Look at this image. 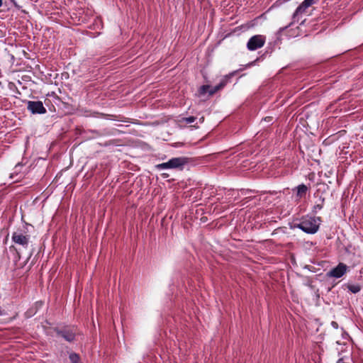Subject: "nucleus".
Segmentation results:
<instances>
[{
    "mask_svg": "<svg viewBox=\"0 0 363 363\" xmlns=\"http://www.w3.org/2000/svg\"><path fill=\"white\" fill-rule=\"evenodd\" d=\"M189 162L188 158L185 157H173L166 162L157 164L155 166L157 170L162 169H178L182 170Z\"/></svg>",
    "mask_w": 363,
    "mask_h": 363,
    "instance_id": "obj_1",
    "label": "nucleus"
},
{
    "mask_svg": "<svg viewBox=\"0 0 363 363\" xmlns=\"http://www.w3.org/2000/svg\"><path fill=\"white\" fill-rule=\"evenodd\" d=\"M320 222L319 217H307L303 218L299 223L296 224V227L306 233L314 234L319 229Z\"/></svg>",
    "mask_w": 363,
    "mask_h": 363,
    "instance_id": "obj_2",
    "label": "nucleus"
},
{
    "mask_svg": "<svg viewBox=\"0 0 363 363\" xmlns=\"http://www.w3.org/2000/svg\"><path fill=\"white\" fill-rule=\"evenodd\" d=\"M11 240L15 244L27 248L30 240V235L26 234L24 230L18 229L13 233Z\"/></svg>",
    "mask_w": 363,
    "mask_h": 363,
    "instance_id": "obj_3",
    "label": "nucleus"
},
{
    "mask_svg": "<svg viewBox=\"0 0 363 363\" xmlns=\"http://www.w3.org/2000/svg\"><path fill=\"white\" fill-rule=\"evenodd\" d=\"M264 43L265 37L261 35H256L249 39L247 48L249 50L254 51L263 47Z\"/></svg>",
    "mask_w": 363,
    "mask_h": 363,
    "instance_id": "obj_4",
    "label": "nucleus"
},
{
    "mask_svg": "<svg viewBox=\"0 0 363 363\" xmlns=\"http://www.w3.org/2000/svg\"><path fill=\"white\" fill-rule=\"evenodd\" d=\"M77 328L74 327L65 328L61 330H56L57 335L62 337L67 342H72L75 339Z\"/></svg>",
    "mask_w": 363,
    "mask_h": 363,
    "instance_id": "obj_5",
    "label": "nucleus"
},
{
    "mask_svg": "<svg viewBox=\"0 0 363 363\" xmlns=\"http://www.w3.org/2000/svg\"><path fill=\"white\" fill-rule=\"evenodd\" d=\"M347 270L348 267L345 264L340 262L335 267L333 268L327 273V276L328 277L338 279L345 275Z\"/></svg>",
    "mask_w": 363,
    "mask_h": 363,
    "instance_id": "obj_6",
    "label": "nucleus"
},
{
    "mask_svg": "<svg viewBox=\"0 0 363 363\" xmlns=\"http://www.w3.org/2000/svg\"><path fill=\"white\" fill-rule=\"evenodd\" d=\"M27 108L33 114H43L46 113V108L43 102L40 101H29L27 104Z\"/></svg>",
    "mask_w": 363,
    "mask_h": 363,
    "instance_id": "obj_7",
    "label": "nucleus"
},
{
    "mask_svg": "<svg viewBox=\"0 0 363 363\" xmlns=\"http://www.w3.org/2000/svg\"><path fill=\"white\" fill-rule=\"evenodd\" d=\"M226 84V80H222L218 85L211 86L209 85H203L199 89V93L201 95H203L206 93H208L209 95H213L220 89H223Z\"/></svg>",
    "mask_w": 363,
    "mask_h": 363,
    "instance_id": "obj_8",
    "label": "nucleus"
},
{
    "mask_svg": "<svg viewBox=\"0 0 363 363\" xmlns=\"http://www.w3.org/2000/svg\"><path fill=\"white\" fill-rule=\"evenodd\" d=\"M314 1H303L302 4L295 11L293 18H295L299 14L303 13L306 9L310 7Z\"/></svg>",
    "mask_w": 363,
    "mask_h": 363,
    "instance_id": "obj_9",
    "label": "nucleus"
},
{
    "mask_svg": "<svg viewBox=\"0 0 363 363\" xmlns=\"http://www.w3.org/2000/svg\"><path fill=\"white\" fill-rule=\"evenodd\" d=\"M308 188L305 184H300L297 186V196L302 197L306 194Z\"/></svg>",
    "mask_w": 363,
    "mask_h": 363,
    "instance_id": "obj_10",
    "label": "nucleus"
},
{
    "mask_svg": "<svg viewBox=\"0 0 363 363\" xmlns=\"http://www.w3.org/2000/svg\"><path fill=\"white\" fill-rule=\"evenodd\" d=\"M347 289L353 294H357L361 290V287L359 284H350L347 286Z\"/></svg>",
    "mask_w": 363,
    "mask_h": 363,
    "instance_id": "obj_11",
    "label": "nucleus"
},
{
    "mask_svg": "<svg viewBox=\"0 0 363 363\" xmlns=\"http://www.w3.org/2000/svg\"><path fill=\"white\" fill-rule=\"evenodd\" d=\"M69 359L72 363H79V356L76 353H71L69 354Z\"/></svg>",
    "mask_w": 363,
    "mask_h": 363,
    "instance_id": "obj_12",
    "label": "nucleus"
},
{
    "mask_svg": "<svg viewBox=\"0 0 363 363\" xmlns=\"http://www.w3.org/2000/svg\"><path fill=\"white\" fill-rule=\"evenodd\" d=\"M196 120V118L194 116H189L186 118H183V121L186 122V123H191L194 122Z\"/></svg>",
    "mask_w": 363,
    "mask_h": 363,
    "instance_id": "obj_13",
    "label": "nucleus"
},
{
    "mask_svg": "<svg viewBox=\"0 0 363 363\" xmlns=\"http://www.w3.org/2000/svg\"><path fill=\"white\" fill-rule=\"evenodd\" d=\"M331 325H332L334 328H335V329H337V328H338V324H337V322H335V321H332V323H331Z\"/></svg>",
    "mask_w": 363,
    "mask_h": 363,
    "instance_id": "obj_14",
    "label": "nucleus"
},
{
    "mask_svg": "<svg viewBox=\"0 0 363 363\" xmlns=\"http://www.w3.org/2000/svg\"><path fill=\"white\" fill-rule=\"evenodd\" d=\"M315 209H319L320 210L322 208V206L321 205H316L314 206Z\"/></svg>",
    "mask_w": 363,
    "mask_h": 363,
    "instance_id": "obj_15",
    "label": "nucleus"
},
{
    "mask_svg": "<svg viewBox=\"0 0 363 363\" xmlns=\"http://www.w3.org/2000/svg\"><path fill=\"white\" fill-rule=\"evenodd\" d=\"M162 177H163V178H166V177H167L169 175H168L167 174L163 173V174H162Z\"/></svg>",
    "mask_w": 363,
    "mask_h": 363,
    "instance_id": "obj_16",
    "label": "nucleus"
},
{
    "mask_svg": "<svg viewBox=\"0 0 363 363\" xmlns=\"http://www.w3.org/2000/svg\"><path fill=\"white\" fill-rule=\"evenodd\" d=\"M286 28H287V26H285V27H283V28H280V31H283V30H285Z\"/></svg>",
    "mask_w": 363,
    "mask_h": 363,
    "instance_id": "obj_17",
    "label": "nucleus"
},
{
    "mask_svg": "<svg viewBox=\"0 0 363 363\" xmlns=\"http://www.w3.org/2000/svg\"><path fill=\"white\" fill-rule=\"evenodd\" d=\"M13 3V4L16 6H18L17 4L16 1H12Z\"/></svg>",
    "mask_w": 363,
    "mask_h": 363,
    "instance_id": "obj_18",
    "label": "nucleus"
},
{
    "mask_svg": "<svg viewBox=\"0 0 363 363\" xmlns=\"http://www.w3.org/2000/svg\"><path fill=\"white\" fill-rule=\"evenodd\" d=\"M3 1H0V7L2 6Z\"/></svg>",
    "mask_w": 363,
    "mask_h": 363,
    "instance_id": "obj_19",
    "label": "nucleus"
}]
</instances>
